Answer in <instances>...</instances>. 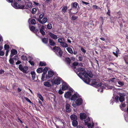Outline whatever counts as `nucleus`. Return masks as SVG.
<instances>
[{
    "label": "nucleus",
    "instance_id": "1",
    "mask_svg": "<svg viewBox=\"0 0 128 128\" xmlns=\"http://www.w3.org/2000/svg\"><path fill=\"white\" fill-rule=\"evenodd\" d=\"M125 96V94L124 93H120L119 96H117L115 98V100L117 102H118V100L121 102H122L124 101Z\"/></svg>",
    "mask_w": 128,
    "mask_h": 128
},
{
    "label": "nucleus",
    "instance_id": "2",
    "mask_svg": "<svg viewBox=\"0 0 128 128\" xmlns=\"http://www.w3.org/2000/svg\"><path fill=\"white\" fill-rule=\"evenodd\" d=\"M25 5L26 6V8L28 9V10L26 11L28 13L32 12V3L29 0H27L26 3Z\"/></svg>",
    "mask_w": 128,
    "mask_h": 128
},
{
    "label": "nucleus",
    "instance_id": "3",
    "mask_svg": "<svg viewBox=\"0 0 128 128\" xmlns=\"http://www.w3.org/2000/svg\"><path fill=\"white\" fill-rule=\"evenodd\" d=\"M82 101L83 100L81 98H78L76 100L75 104L73 103L72 106L76 108L77 106H79L82 104Z\"/></svg>",
    "mask_w": 128,
    "mask_h": 128
},
{
    "label": "nucleus",
    "instance_id": "4",
    "mask_svg": "<svg viewBox=\"0 0 128 128\" xmlns=\"http://www.w3.org/2000/svg\"><path fill=\"white\" fill-rule=\"evenodd\" d=\"M11 5L13 7L17 9H23L24 8V6H20L16 2H15L14 3H12Z\"/></svg>",
    "mask_w": 128,
    "mask_h": 128
},
{
    "label": "nucleus",
    "instance_id": "5",
    "mask_svg": "<svg viewBox=\"0 0 128 128\" xmlns=\"http://www.w3.org/2000/svg\"><path fill=\"white\" fill-rule=\"evenodd\" d=\"M21 58L22 59L24 60H27L31 65H32V58L31 57L29 56L27 58L26 56L22 55V56Z\"/></svg>",
    "mask_w": 128,
    "mask_h": 128
},
{
    "label": "nucleus",
    "instance_id": "6",
    "mask_svg": "<svg viewBox=\"0 0 128 128\" xmlns=\"http://www.w3.org/2000/svg\"><path fill=\"white\" fill-rule=\"evenodd\" d=\"M18 68L20 70L24 73H26V71L28 69V68L27 66H25L23 67L21 64L19 65Z\"/></svg>",
    "mask_w": 128,
    "mask_h": 128
},
{
    "label": "nucleus",
    "instance_id": "7",
    "mask_svg": "<svg viewBox=\"0 0 128 128\" xmlns=\"http://www.w3.org/2000/svg\"><path fill=\"white\" fill-rule=\"evenodd\" d=\"M72 7L74 8H75L74 10H76V12H73L74 14H76L78 12V10L76 8L78 4V3L76 2H74L73 3H72Z\"/></svg>",
    "mask_w": 128,
    "mask_h": 128
},
{
    "label": "nucleus",
    "instance_id": "8",
    "mask_svg": "<svg viewBox=\"0 0 128 128\" xmlns=\"http://www.w3.org/2000/svg\"><path fill=\"white\" fill-rule=\"evenodd\" d=\"M60 80L61 79L60 78H57L55 79L54 81V82H53V80H52L51 82L52 84H53L54 83V84H55L58 85L60 84Z\"/></svg>",
    "mask_w": 128,
    "mask_h": 128
},
{
    "label": "nucleus",
    "instance_id": "9",
    "mask_svg": "<svg viewBox=\"0 0 128 128\" xmlns=\"http://www.w3.org/2000/svg\"><path fill=\"white\" fill-rule=\"evenodd\" d=\"M54 74V72L53 71L49 70L48 71V75H46L45 78L46 79H48L52 76Z\"/></svg>",
    "mask_w": 128,
    "mask_h": 128
},
{
    "label": "nucleus",
    "instance_id": "10",
    "mask_svg": "<svg viewBox=\"0 0 128 128\" xmlns=\"http://www.w3.org/2000/svg\"><path fill=\"white\" fill-rule=\"evenodd\" d=\"M85 74L84 75V77H88L89 76V77L91 78L93 76V75L92 74V72L90 71H88L87 72H86L85 70Z\"/></svg>",
    "mask_w": 128,
    "mask_h": 128
},
{
    "label": "nucleus",
    "instance_id": "11",
    "mask_svg": "<svg viewBox=\"0 0 128 128\" xmlns=\"http://www.w3.org/2000/svg\"><path fill=\"white\" fill-rule=\"evenodd\" d=\"M50 80H48L47 81L44 82L43 83L44 85L47 87H50L51 86V84L50 83Z\"/></svg>",
    "mask_w": 128,
    "mask_h": 128
},
{
    "label": "nucleus",
    "instance_id": "12",
    "mask_svg": "<svg viewBox=\"0 0 128 128\" xmlns=\"http://www.w3.org/2000/svg\"><path fill=\"white\" fill-rule=\"evenodd\" d=\"M87 117L86 114L85 113H81L80 114V117L82 120L86 119Z\"/></svg>",
    "mask_w": 128,
    "mask_h": 128
},
{
    "label": "nucleus",
    "instance_id": "13",
    "mask_svg": "<svg viewBox=\"0 0 128 128\" xmlns=\"http://www.w3.org/2000/svg\"><path fill=\"white\" fill-rule=\"evenodd\" d=\"M48 34L51 38L54 39L56 40L58 38V37L56 35H55L51 32H48Z\"/></svg>",
    "mask_w": 128,
    "mask_h": 128
},
{
    "label": "nucleus",
    "instance_id": "14",
    "mask_svg": "<svg viewBox=\"0 0 128 128\" xmlns=\"http://www.w3.org/2000/svg\"><path fill=\"white\" fill-rule=\"evenodd\" d=\"M48 20V19L46 17H44L42 20V21L41 20H38V21L40 23L42 24L46 23Z\"/></svg>",
    "mask_w": 128,
    "mask_h": 128
},
{
    "label": "nucleus",
    "instance_id": "15",
    "mask_svg": "<svg viewBox=\"0 0 128 128\" xmlns=\"http://www.w3.org/2000/svg\"><path fill=\"white\" fill-rule=\"evenodd\" d=\"M62 89L63 91L67 90L68 89V87L66 83L63 84L62 85Z\"/></svg>",
    "mask_w": 128,
    "mask_h": 128
},
{
    "label": "nucleus",
    "instance_id": "16",
    "mask_svg": "<svg viewBox=\"0 0 128 128\" xmlns=\"http://www.w3.org/2000/svg\"><path fill=\"white\" fill-rule=\"evenodd\" d=\"M72 96V93L71 92L68 91L66 92L64 94V97L66 98H68Z\"/></svg>",
    "mask_w": 128,
    "mask_h": 128
},
{
    "label": "nucleus",
    "instance_id": "17",
    "mask_svg": "<svg viewBox=\"0 0 128 128\" xmlns=\"http://www.w3.org/2000/svg\"><path fill=\"white\" fill-rule=\"evenodd\" d=\"M70 105L68 104H66V111L68 112H70L71 111V109L70 108Z\"/></svg>",
    "mask_w": 128,
    "mask_h": 128
},
{
    "label": "nucleus",
    "instance_id": "18",
    "mask_svg": "<svg viewBox=\"0 0 128 128\" xmlns=\"http://www.w3.org/2000/svg\"><path fill=\"white\" fill-rule=\"evenodd\" d=\"M28 22L29 24L30 29L31 31H32V18L29 19Z\"/></svg>",
    "mask_w": 128,
    "mask_h": 128
},
{
    "label": "nucleus",
    "instance_id": "19",
    "mask_svg": "<svg viewBox=\"0 0 128 128\" xmlns=\"http://www.w3.org/2000/svg\"><path fill=\"white\" fill-rule=\"evenodd\" d=\"M70 119L72 121L73 120H77V117L76 115L73 114L70 115Z\"/></svg>",
    "mask_w": 128,
    "mask_h": 128
},
{
    "label": "nucleus",
    "instance_id": "20",
    "mask_svg": "<svg viewBox=\"0 0 128 128\" xmlns=\"http://www.w3.org/2000/svg\"><path fill=\"white\" fill-rule=\"evenodd\" d=\"M85 70L84 68H82L81 67L77 68L75 70V72H83Z\"/></svg>",
    "mask_w": 128,
    "mask_h": 128
},
{
    "label": "nucleus",
    "instance_id": "21",
    "mask_svg": "<svg viewBox=\"0 0 128 128\" xmlns=\"http://www.w3.org/2000/svg\"><path fill=\"white\" fill-rule=\"evenodd\" d=\"M78 96L77 94H74L72 96L71 100H72L74 101L76 100Z\"/></svg>",
    "mask_w": 128,
    "mask_h": 128
},
{
    "label": "nucleus",
    "instance_id": "22",
    "mask_svg": "<svg viewBox=\"0 0 128 128\" xmlns=\"http://www.w3.org/2000/svg\"><path fill=\"white\" fill-rule=\"evenodd\" d=\"M85 78H84V82L87 84H89L90 82V78H88V77H84Z\"/></svg>",
    "mask_w": 128,
    "mask_h": 128
},
{
    "label": "nucleus",
    "instance_id": "23",
    "mask_svg": "<svg viewBox=\"0 0 128 128\" xmlns=\"http://www.w3.org/2000/svg\"><path fill=\"white\" fill-rule=\"evenodd\" d=\"M49 43L50 46H54L56 44L53 41V40L50 39H49Z\"/></svg>",
    "mask_w": 128,
    "mask_h": 128
},
{
    "label": "nucleus",
    "instance_id": "24",
    "mask_svg": "<svg viewBox=\"0 0 128 128\" xmlns=\"http://www.w3.org/2000/svg\"><path fill=\"white\" fill-rule=\"evenodd\" d=\"M11 54L10 55V56H12L16 54H17V51L15 49H12L11 50Z\"/></svg>",
    "mask_w": 128,
    "mask_h": 128
},
{
    "label": "nucleus",
    "instance_id": "25",
    "mask_svg": "<svg viewBox=\"0 0 128 128\" xmlns=\"http://www.w3.org/2000/svg\"><path fill=\"white\" fill-rule=\"evenodd\" d=\"M85 70L84 71V72H83L82 73L81 72H79L78 74H77V73L76 74H77L78 76L80 78H82V76H84V75L85 74Z\"/></svg>",
    "mask_w": 128,
    "mask_h": 128
},
{
    "label": "nucleus",
    "instance_id": "26",
    "mask_svg": "<svg viewBox=\"0 0 128 128\" xmlns=\"http://www.w3.org/2000/svg\"><path fill=\"white\" fill-rule=\"evenodd\" d=\"M61 46L64 48L67 47L68 46V45L66 43L63 42L60 43Z\"/></svg>",
    "mask_w": 128,
    "mask_h": 128
},
{
    "label": "nucleus",
    "instance_id": "27",
    "mask_svg": "<svg viewBox=\"0 0 128 128\" xmlns=\"http://www.w3.org/2000/svg\"><path fill=\"white\" fill-rule=\"evenodd\" d=\"M61 48L59 46H54L53 48V50H54L56 52H58Z\"/></svg>",
    "mask_w": 128,
    "mask_h": 128
},
{
    "label": "nucleus",
    "instance_id": "28",
    "mask_svg": "<svg viewBox=\"0 0 128 128\" xmlns=\"http://www.w3.org/2000/svg\"><path fill=\"white\" fill-rule=\"evenodd\" d=\"M68 8L67 6H64L62 9V11L63 14H64L66 12Z\"/></svg>",
    "mask_w": 128,
    "mask_h": 128
},
{
    "label": "nucleus",
    "instance_id": "29",
    "mask_svg": "<svg viewBox=\"0 0 128 128\" xmlns=\"http://www.w3.org/2000/svg\"><path fill=\"white\" fill-rule=\"evenodd\" d=\"M72 124L74 127L77 126L78 124V122L77 120H73L72 121Z\"/></svg>",
    "mask_w": 128,
    "mask_h": 128
},
{
    "label": "nucleus",
    "instance_id": "30",
    "mask_svg": "<svg viewBox=\"0 0 128 128\" xmlns=\"http://www.w3.org/2000/svg\"><path fill=\"white\" fill-rule=\"evenodd\" d=\"M92 81L91 83V84L92 86H95L97 84V82H96V79H93L92 80Z\"/></svg>",
    "mask_w": 128,
    "mask_h": 128
},
{
    "label": "nucleus",
    "instance_id": "31",
    "mask_svg": "<svg viewBox=\"0 0 128 128\" xmlns=\"http://www.w3.org/2000/svg\"><path fill=\"white\" fill-rule=\"evenodd\" d=\"M86 125H87L88 127L89 128H92L94 126V124L93 122H92V123H88Z\"/></svg>",
    "mask_w": 128,
    "mask_h": 128
},
{
    "label": "nucleus",
    "instance_id": "32",
    "mask_svg": "<svg viewBox=\"0 0 128 128\" xmlns=\"http://www.w3.org/2000/svg\"><path fill=\"white\" fill-rule=\"evenodd\" d=\"M65 61L67 62V63L70 64L71 62V60L70 58L68 57H67L65 58Z\"/></svg>",
    "mask_w": 128,
    "mask_h": 128
},
{
    "label": "nucleus",
    "instance_id": "33",
    "mask_svg": "<svg viewBox=\"0 0 128 128\" xmlns=\"http://www.w3.org/2000/svg\"><path fill=\"white\" fill-rule=\"evenodd\" d=\"M42 41L43 43L47 44L48 42V38H43L42 39Z\"/></svg>",
    "mask_w": 128,
    "mask_h": 128
},
{
    "label": "nucleus",
    "instance_id": "34",
    "mask_svg": "<svg viewBox=\"0 0 128 128\" xmlns=\"http://www.w3.org/2000/svg\"><path fill=\"white\" fill-rule=\"evenodd\" d=\"M124 58L126 64H128V56H125L124 57Z\"/></svg>",
    "mask_w": 128,
    "mask_h": 128
},
{
    "label": "nucleus",
    "instance_id": "35",
    "mask_svg": "<svg viewBox=\"0 0 128 128\" xmlns=\"http://www.w3.org/2000/svg\"><path fill=\"white\" fill-rule=\"evenodd\" d=\"M89 22H84V27L86 28H88L89 25Z\"/></svg>",
    "mask_w": 128,
    "mask_h": 128
},
{
    "label": "nucleus",
    "instance_id": "36",
    "mask_svg": "<svg viewBox=\"0 0 128 128\" xmlns=\"http://www.w3.org/2000/svg\"><path fill=\"white\" fill-rule=\"evenodd\" d=\"M66 50L68 52L71 54L73 53V52L72 48L70 47H68L66 48Z\"/></svg>",
    "mask_w": 128,
    "mask_h": 128
},
{
    "label": "nucleus",
    "instance_id": "37",
    "mask_svg": "<svg viewBox=\"0 0 128 128\" xmlns=\"http://www.w3.org/2000/svg\"><path fill=\"white\" fill-rule=\"evenodd\" d=\"M43 69L42 68H39L37 69L36 71L38 73H40L42 72Z\"/></svg>",
    "mask_w": 128,
    "mask_h": 128
},
{
    "label": "nucleus",
    "instance_id": "38",
    "mask_svg": "<svg viewBox=\"0 0 128 128\" xmlns=\"http://www.w3.org/2000/svg\"><path fill=\"white\" fill-rule=\"evenodd\" d=\"M64 40V38H59L58 39V42L60 43V44L63 42Z\"/></svg>",
    "mask_w": 128,
    "mask_h": 128
},
{
    "label": "nucleus",
    "instance_id": "39",
    "mask_svg": "<svg viewBox=\"0 0 128 128\" xmlns=\"http://www.w3.org/2000/svg\"><path fill=\"white\" fill-rule=\"evenodd\" d=\"M39 65L41 66H45L46 65V64L45 62H40L39 63Z\"/></svg>",
    "mask_w": 128,
    "mask_h": 128
},
{
    "label": "nucleus",
    "instance_id": "40",
    "mask_svg": "<svg viewBox=\"0 0 128 128\" xmlns=\"http://www.w3.org/2000/svg\"><path fill=\"white\" fill-rule=\"evenodd\" d=\"M38 95L40 99L42 101H43L44 100L42 96L40 94H38Z\"/></svg>",
    "mask_w": 128,
    "mask_h": 128
},
{
    "label": "nucleus",
    "instance_id": "41",
    "mask_svg": "<svg viewBox=\"0 0 128 128\" xmlns=\"http://www.w3.org/2000/svg\"><path fill=\"white\" fill-rule=\"evenodd\" d=\"M84 122L85 124H86L87 123H88V122L90 121V119L89 118H88L87 119H84Z\"/></svg>",
    "mask_w": 128,
    "mask_h": 128
},
{
    "label": "nucleus",
    "instance_id": "42",
    "mask_svg": "<svg viewBox=\"0 0 128 128\" xmlns=\"http://www.w3.org/2000/svg\"><path fill=\"white\" fill-rule=\"evenodd\" d=\"M4 49L5 50H9V49L10 48V46L7 44H5L4 46Z\"/></svg>",
    "mask_w": 128,
    "mask_h": 128
},
{
    "label": "nucleus",
    "instance_id": "43",
    "mask_svg": "<svg viewBox=\"0 0 128 128\" xmlns=\"http://www.w3.org/2000/svg\"><path fill=\"white\" fill-rule=\"evenodd\" d=\"M48 70V68L46 67H45L43 70V72L44 74H46Z\"/></svg>",
    "mask_w": 128,
    "mask_h": 128
},
{
    "label": "nucleus",
    "instance_id": "44",
    "mask_svg": "<svg viewBox=\"0 0 128 128\" xmlns=\"http://www.w3.org/2000/svg\"><path fill=\"white\" fill-rule=\"evenodd\" d=\"M47 28L49 29H52V24L50 23L48 24L47 25Z\"/></svg>",
    "mask_w": 128,
    "mask_h": 128
},
{
    "label": "nucleus",
    "instance_id": "45",
    "mask_svg": "<svg viewBox=\"0 0 128 128\" xmlns=\"http://www.w3.org/2000/svg\"><path fill=\"white\" fill-rule=\"evenodd\" d=\"M58 53L59 56L60 57H61L63 53L62 51V50L61 49H60V50L58 52Z\"/></svg>",
    "mask_w": 128,
    "mask_h": 128
},
{
    "label": "nucleus",
    "instance_id": "46",
    "mask_svg": "<svg viewBox=\"0 0 128 128\" xmlns=\"http://www.w3.org/2000/svg\"><path fill=\"white\" fill-rule=\"evenodd\" d=\"M38 31V29L36 28L34 26H32V32H37Z\"/></svg>",
    "mask_w": 128,
    "mask_h": 128
},
{
    "label": "nucleus",
    "instance_id": "47",
    "mask_svg": "<svg viewBox=\"0 0 128 128\" xmlns=\"http://www.w3.org/2000/svg\"><path fill=\"white\" fill-rule=\"evenodd\" d=\"M105 17L103 18L101 16L100 18V20L102 22V24L104 23V20H105Z\"/></svg>",
    "mask_w": 128,
    "mask_h": 128
},
{
    "label": "nucleus",
    "instance_id": "48",
    "mask_svg": "<svg viewBox=\"0 0 128 128\" xmlns=\"http://www.w3.org/2000/svg\"><path fill=\"white\" fill-rule=\"evenodd\" d=\"M40 32L43 36L45 34V32L44 31V30H40Z\"/></svg>",
    "mask_w": 128,
    "mask_h": 128
},
{
    "label": "nucleus",
    "instance_id": "49",
    "mask_svg": "<svg viewBox=\"0 0 128 128\" xmlns=\"http://www.w3.org/2000/svg\"><path fill=\"white\" fill-rule=\"evenodd\" d=\"M44 13H42V14H40L39 16V19L41 20V19L44 16Z\"/></svg>",
    "mask_w": 128,
    "mask_h": 128
},
{
    "label": "nucleus",
    "instance_id": "50",
    "mask_svg": "<svg viewBox=\"0 0 128 128\" xmlns=\"http://www.w3.org/2000/svg\"><path fill=\"white\" fill-rule=\"evenodd\" d=\"M102 84L101 83H99L98 84H97L95 86L96 88H97L99 87H100L102 86Z\"/></svg>",
    "mask_w": 128,
    "mask_h": 128
},
{
    "label": "nucleus",
    "instance_id": "51",
    "mask_svg": "<svg viewBox=\"0 0 128 128\" xmlns=\"http://www.w3.org/2000/svg\"><path fill=\"white\" fill-rule=\"evenodd\" d=\"M78 18V17L73 15L72 16L71 18L72 20H74L77 19Z\"/></svg>",
    "mask_w": 128,
    "mask_h": 128
},
{
    "label": "nucleus",
    "instance_id": "52",
    "mask_svg": "<svg viewBox=\"0 0 128 128\" xmlns=\"http://www.w3.org/2000/svg\"><path fill=\"white\" fill-rule=\"evenodd\" d=\"M78 63L77 62H74L72 64L74 66H75L78 65Z\"/></svg>",
    "mask_w": 128,
    "mask_h": 128
},
{
    "label": "nucleus",
    "instance_id": "53",
    "mask_svg": "<svg viewBox=\"0 0 128 128\" xmlns=\"http://www.w3.org/2000/svg\"><path fill=\"white\" fill-rule=\"evenodd\" d=\"M118 84L121 86H123L124 85V82L121 81H118Z\"/></svg>",
    "mask_w": 128,
    "mask_h": 128
},
{
    "label": "nucleus",
    "instance_id": "54",
    "mask_svg": "<svg viewBox=\"0 0 128 128\" xmlns=\"http://www.w3.org/2000/svg\"><path fill=\"white\" fill-rule=\"evenodd\" d=\"M82 4H85L86 5H88V6H90V4L88 2H84V1H82Z\"/></svg>",
    "mask_w": 128,
    "mask_h": 128
},
{
    "label": "nucleus",
    "instance_id": "55",
    "mask_svg": "<svg viewBox=\"0 0 128 128\" xmlns=\"http://www.w3.org/2000/svg\"><path fill=\"white\" fill-rule=\"evenodd\" d=\"M109 8H108L107 9L108 10V12H107V14H108L109 16H110V10L109 9Z\"/></svg>",
    "mask_w": 128,
    "mask_h": 128
},
{
    "label": "nucleus",
    "instance_id": "56",
    "mask_svg": "<svg viewBox=\"0 0 128 128\" xmlns=\"http://www.w3.org/2000/svg\"><path fill=\"white\" fill-rule=\"evenodd\" d=\"M103 50L104 49L108 48V46H102L101 48Z\"/></svg>",
    "mask_w": 128,
    "mask_h": 128
},
{
    "label": "nucleus",
    "instance_id": "57",
    "mask_svg": "<svg viewBox=\"0 0 128 128\" xmlns=\"http://www.w3.org/2000/svg\"><path fill=\"white\" fill-rule=\"evenodd\" d=\"M37 11L36 9L35 8H32V14H34Z\"/></svg>",
    "mask_w": 128,
    "mask_h": 128
},
{
    "label": "nucleus",
    "instance_id": "58",
    "mask_svg": "<svg viewBox=\"0 0 128 128\" xmlns=\"http://www.w3.org/2000/svg\"><path fill=\"white\" fill-rule=\"evenodd\" d=\"M81 50L82 52H83L84 54H85V53L86 52V50L82 47L81 48Z\"/></svg>",
    "mask_w": 128,
    "mask_h": 128
},
{
    "label": "nucleus",
    "instance_id": "59",
    "mask_svg": "<svg viewBox=\"0 0 128 128\" xmlns=\"http://www.w3.org/2000/svg\"><path fill=\"white\" fill-rule=\"evenodd\" d=\"M9 62L10 64H12L14 63V61L13 59L12 58H10L9 60Z\"/></svg>",
    "mask_w": 128,
    "mask_h": 128
},
{
    "label": "nucleus",
    "instance_id": "60",
    "mask_svg": "<svg viewBox=\"0 0 128 128\" xmlns=\"http://www.w3.org/2000/svg\"><path fill=\"white\" fill-rule=\"evenodd\" d=\"M106 85H105L104 84H103L102 86L101 87V88H102V90H103V89H106ZM107 89V88L106 89Z\"/></svg>",
    "mask_w": 128,
    "mask_h": 128
},
{
    "label": "nucleus",
    "instance_id": "61",
    "mask_svg": "<svg viewBox=\"0 0 128 128\" xmlns=\"http://www.w3.org/2000/svg\"><path fill=\"white\" fill-rule=\"evenodd\" d=\"M24 98L28 102L30 103H31V102L28 98L26 97H24Z\"/></svg>",
    "mask_w": 128,
    "mask_h": 128
},
{
    "label": "nucleus",
    "instance_id": "62",
    "mask_svg": "<svg viewBox=\"0 0 128 128\" xmlns=\"http://www.w3.org/2000/svg\"><path fill=\"white\" fill-rule=\"evenodd\" d=\"M4 52L3 51H0V56H3L4 55Z\"/></svg>",
    "mask_w": 128,
    "mask_h": 128
},
{
    "label": "nucleus",
    "instance_id": "63",
    "mask_svg": "<svg viewBox=\"0 0 128 128\" xmlns=\"http://www.w3.org/2000/svg\"><path fill=\"white\" fill-rule=\"evenodd\" d=\"M79 60L80 61H82L83 60V58L82 56H79L78 57Z\"/></svg>",
    "mask_w": 128,
    "mask_h": 128
},
{
    "label": "nucleus",
    "instance_id": "64",
    "mask_svg": "<svg viewBox=\"0 0 128 128\" xmlns=\"http://www.w3.org/2000/svg\"><path fill=\"white\" fill-rule=\"evenodd\" d=\"M4 70L1 69V70H0V74H2L4 73Z\"/></svg>",
    "mask_w": 128,
    "mask_h": 128
}]
</instances>
